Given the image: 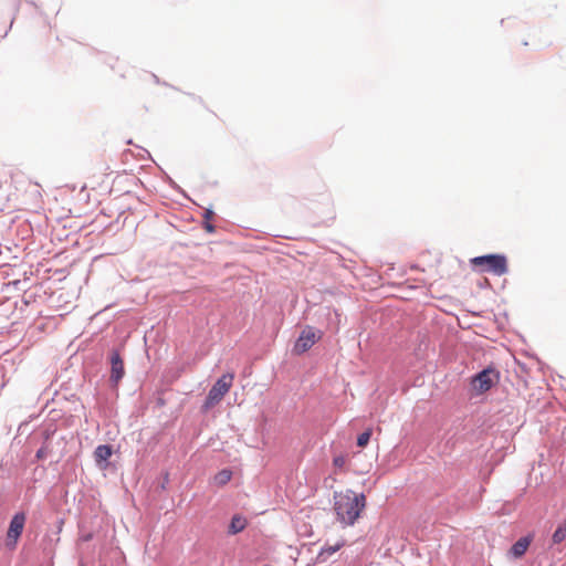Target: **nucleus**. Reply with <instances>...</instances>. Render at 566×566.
<instances>
[{"label": "nucleus", "mask_w": 566, "mask_h": 566, "mask_svg": "<svg viewBox=\"0 0 566 566\" xmlns=\"http://www.w3.org/2000/svg\"><path fill=\"white\" fill-rule=\"evenodd\" d=\"M27 516L23 512L13 515L9 528L6 534V547L9 549H15L18 541L23 532Z\"/></svg>", "instance_id": "5"}, {"label": "nucleus", "mask_w": 566, "mask_h": 566, "mask_svg": "<svg viewBox=\"0 0 566 566\" xmlns=\"http://www.w3.org/2000/svg\"><path fill=\"white\" fill-rule=\"evenodd\" d=\"M346 544L345 539H339L335 545H325L322 547L319 553L316 556V560L318 563H325L328 557L336 552H338L342 547H344Z\"/></svg>", "instance_id": "10"}, {"label": "nucleus", "mask_w": 566, "mask_h": 566, "mask_svg": "<svg viewBox=\"0 0 566 566\" xmlns=\"http://www.w3.org/2000/svg\"><path fill=\"white\" fill-rule=\"evenodd\" d=\"M366 507V496L346 490L334 495V512L343 526H352L359 518Z\"/></svg>", "instance_id": "1"}, {"label": "nucleus", "mask_w": 566, "mask_h": 566, "mask_svg": "<svg viewBox=\"0 0 566 566\" xmlns=\"http://www.w3.org/2000/svg\"><path fill=\"white\" fill-rule=\"evenodd\" d=\"M112 375L111 379L117 384L124 376V363L117 352H114L111 357Z\"/></svg>", "instance_id": "8"}, {"label": "nucleus", "mask_w": 566, "mask_h": 566, "mask_svg": "<svg viewBox=\"0 0 566 566\" xmlns=\"http://www.w3.org/2000/svg\"><path fill=\"white\" fill-rule=\"evenodd\" d=\"M80 566H84V564H83V563H81V564H80Z\"/></svg>", "instance_id": "18"}, {"label": "nucleus", "mask_w": 566, "mask_h": 566, "mask_svg": "<svg viewBox=\"0 0 566 566\" xmlns=\"http://www.w3.org/2000/svg\"><path fill=\"white\" fill-rule=\"evenodd\" d=\"M206 230H207L208 232H213V231H214V228H213V226H212V224L207 223V224H206Z\"/></svg>", "instance_id": "16"}, {"label": "nucleus", "mask_w": 566, "mask_h": 566, "mask_svg": "<svg viewBox=\"0 0 566 566\" xmlns=\"http://www.w3.org/2000/svg\"><path fill=\"white\" fill-rule=\"evenodd\" d=\"M499 373L494 368H485L471 379V388L475 395L489 391L497 381Z\"/></svg>", "instance_id": "4"}, {"label": "nucleus", "mask_w": 566, "mask_h": 566, "mask_svg": "<svg viewBox=\"0 0 566 566\" xmlns=\"http://www.w3.org/2000/svg\"><path fill=\"white\" fill-rule=\"evenodd\" d=\"M533 539V534H528L526 536L521 537L512 545V547L509 551V555L514 559L523 557L527 552L530 545L532 544Z\"/></svg>", "instance_id": "7"}, {"label": "nucleus", "mask_w": 566, "mask_h": 566, "mask_svg": "<svg viewBox=\"0 0 566 566\" xmlns=\"http://www.w3.org/2000/svg\"><path fill=\"white\" fill-rule=\"evenodd\" d=\"M247 525H248V521L245 517H243L241 515H234L231 518V523L229 525L228 532L232 535L238 534V533L242 532L247 527Z\"/></svg>", "instance_id": "11"}, {"label": "nucleus", "mask_w": 566, "mask_h": 566, "mask_svg": "<svg viewBox=\"0 0 566 566\" xmlns=\"http://www.w3.org/2000/svg\"><path fill=\"white\" fill-rule=\"evenodd\" d=\"M566 538V523H560L555 530L552 542L553 544H559Z\"/></svg>", "instance_id": "13"}, {"label": "nucleus", "mask_w": 566, "mask_h": 566, "mask_svg": "<svg viewBox=\"0 0 566 566\" xmlns=\"http://www.w3.org/2000/svg\"><path fill=\"white\" fill-rule=\"evenodd\" d=\"M319 338L321 335H317L313 327L307 326L302 331L301 335L296 339L293 352L297 355L303 354L308 350Z\"/></svg>", "instance_id": "6"}, {"label": "nucleus", "mask_w": 566, "mask_h": 566, "mask_svg": "<svg viewBox=\"0 0 566 566\" xmlns=\"http://www.w3.org/2000/svg\"><path fill=\"white\" fill-rule=\"evenodd\" d=\"M346 463V459L344 455H337L333 459V464L336 467V468H343Z\"/></svg>", "instance_id": "15"}, {"label": "nucleus", "mask_w": 566, "mask_h": 566, "mask_svg": "<svg viewBox=\"0 0 566 566\" xmlns=\"http://www.w3.org/2000/svg\"><path fill=\"white\" fill-rule=\"evenodd\" d=\"M231 478H232V471L224 469L214 475L213 481L217 485L222 486V485H226L231 480Z\"/></svg>", "instance_id": "12"}, {"label": "nucleus", "mask_w": 566, "mask_h": 566, "mask_svg": "<svg viewBox=\"0 0 566 566\" xmlns=\"http://www.w3.org/2000/svg\"><path fill=\"white\" fill-rule=\"evenodd\" d=\"M370 437H371V429L364 431L357 438V446L360 448H365L368 444Z\"/></svg>", "instance_id": "14"}, {"label": "nucleus", "mask_w": 566, "mask_h": 566, "mask_svg": "<svg viewBox=\"0 0 566 566\" xmlns=\"http://www.w3.org/2000/svg\"><path fill=\"white\" fill-rule=\"evenodd\" d=\"M234 375L231 373L223 374L209 390L202 405V410L208 411L217 406L223 397L229 392L233 385Z\"/></svg>", "instance_id": "3"}, {"label": "nucleus", "mask_w": 566, "mask_h": 566, "mask_svg": "<svg viewBox=\"0 0 566 566\" xmlns=\"http://www.w3.org/2000/svg\"><path fill=\"white\" fill-rule=\"evenodd\" d=\"M112 454H113V449L111 446H108V444L98 446L94 451V459H95L96 464L99 468L105 469L107 467L106 462L112 457Z\"/></svg>", "instance_id": "9"}, {"label": "nucleus", "mask_w": 566, "mask_h": 566, "mask_svg": "<svg viewBox=\"0 0 566 566\" xmlns=\"http://www.w3.org/2000/svg\"><path fill=\"white\" fill-rule=\"evenodd\" d=\"M36 457H38V458H42V457H43V450H42V449H40V450L38 451Z\"/></svg>", "instance_id": "17"}, {"label": "nucleus", "mask_w": 566, "mask_h": 566, "mask_svg": "<svg viewBox=\"0 0 566 566\" xmlns=\"http://www.w3.org/2000/svg\"><path fill=\"white\" fill-rule=\"evenodd\" d=\"M473 269L502 276L507 273V259L502 254H488L470 260Z\"/></svg>", "instance_id": "2"}]
</instances>
